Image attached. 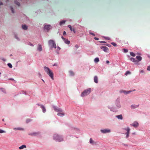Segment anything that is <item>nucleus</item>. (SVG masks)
<instances>
[{
	"label": "nucleus",
	"instance_id": "24",
	"mask_svg": "<svg viewBox=\"0 0 150 150\" xmlns=\"http://www.w3.org/2000/svg\"><path fill=\"white\" fill-rule=\"evenodd\" d=\"M65 21L64 20H63L62 21H61L60 23V25H61L65 23Z\"/></svg>",
	"mask_w": 150,
	"mask_h": 150
},
{
	"label": "nucleus",
	"instance_id": "1",
	"mask_svg": "<svg viewBox=\"0 0 150 150\" xmlns=\"http://www.w3.org/2000/svg\"><path fill=\"white\" fill-rule=\"evenodd\" d=\"M45 72L48 75L51 79L54 80V74L53 72L48 67L45 66L44 67Z\"/></svg>",
	"mask_w": 150,
	"mask_h": 150
},
{
	"label": "nucleus",
	"instance_id": "7",
	"mask_svg": "<svg viewBox=\"0 0 150 150\" xmlns=\"http://www.w3.org/2000/svg\"><path fill=\"white\" fill-rule=\"evenodd\" d=\"M110 130L109 129H104L101 130V132L103 133H107L110 132Z\"/></svg>",
	"mask_w": 150,
	"mask_h": 150
},
{
	"label": "nucleus",
	"instance_id": "29",
	"mask_svg": "<svg viewBox=\"0 0 150 150\" xmlns=\"http://www.w3.org/2000/svg\"><path fill=\"white\" fill-rule=\"evenodd\" d=\"M15 3L18 6H20V3L18 2L17 1H15Z\"/></svg>",
	"mask_w": 150,
	"mask_h": 150
},
{
	"label": "nucleus",
	"instance_id": "2",
	"mask_svg": "<svg viewBox=\"0 0 150 150\" xmlns=\"http://www.w3.org/2000/svg\"><path fill=\"white\" fill-rule=\"evenodd\" d=\"M136 58L137 60H136L135 58L133 57L130 58L129 59L130 60L134 62L135 64H138L139 62L142 60V57L140 56H137L136 57Z\"/></svg>",
	"mask_w": 150,
	"mask_h": 150
},
{
	"label": "nucleus",
	"instance_id": "46",
	"mask_svg": "<svg viewBox=\"0 0 150 150\" xmlns=\"http://www.w3.org/2000/svg\"><path fill=\"white\" fill-rule=\"evenodd\" d=\"M66 34V32L65 31H64L63 33V35H65Z\"/></svg>",
	"mask_w": 150,
	"mask_h": 150
},
{
	"label": "nucleus",
	"instance_id": "13",
	"mask_svg": "<svg viewBox=\"0 0 150 150\" xmlns=\"http://www.w3.org/2000/svg\"><path fill=\"white\" fill-rule=\"evenodd\" d=\"M139 105H132L131 106V108L132 109H134L135 108H138L139 106Z\"/></svg>",
	"mask_w": 150,
	"mask_h": 150
},
{
	"label": "nucleus",
	"instance_id": "45",
	"mask_svg": "<svg viewBox=\"0 0 150 150\" xmlns=\"http://www.w3.org/2000/svg\"><path fill=\"white\" fill-rule=\"evenodd\" d=\"M140 72L141 73H143L144 72V71L143 70H140Z\"/></svg>",
	"mask_w": 150,
	"mask_h": 150
},
{
	"label": "nucleus",
	"instance_id": "20",
	"mask_svg": "<svg viewBox=\"0 0 150 150\" xmlns=\"http://www.w3.org/2000/svg\"><path fill=\"white\" fill-rule=\"evenodd\" d=\"M116 117H117L118 119H120L121 120H122V115H117Z\"/></svg>",
	"mask_w": 150,
	"mask_h": 150
},
{
	"label": "nucleus",
	"instance_id": "21",
	"mask_svg": "<svg viewBox=\"0 0 150 150\" xmlns=\"http://www.w3.org/2000/svg\"><path fill=\"white\" fill-rule=\"evenodd\" d=\"M65 43L68 45H69L70 44V42L68 40H66V39L64 41Z\"/></svg>",
	"mask_w": 150,
	"mask_h": 150
},
{
	"label": "nucleus",
	"instance_id": "18",
	"mask_svg": "<svg viewBox=\"0 0 150 150\" xmlns=\"http://www.w3.org/2000/svg\"><path fill=\"white\" fill-rule=\"evenodd\" d=\"M22 28L24 30H26L27 29V26L25 25H23L22 26Z\"/></svg>",
	"mask_w": 150,
	"mask_h": 150
},
{
	"label": "nucleus",
	"instance_id": "3",
	"mask_svg": "<svg viewBox=\"0 0 150 150\" xmlns=\"http://www.w3.org/2000/svg\"><path fill=\"white\" fill-rule=\"evenodd\" d=\"M53 139L56 141L60 142L63 140L62 137L61 136L57 134H55L53 136Z\"/></svg>",
	"mask_w": 150,
	"mask_h": 150
},
{
	"label": "nucleus",
	"instance_id": "5",
	"mask_svg": "<svg viewBox=\"0 0 150 150\" xmlns=\"http://www.w3.org/2000/svg\"><path fill=\"white\" fill-rule=\"evenodd\" d=\"M48 44L51 48H54L56 49L57 46L56 44L53 40H49L48 41Z\"/></svg>",
	"mask_w": 150,
	"mask_h": 150
},
{
	"label": "nucleus",
	"instance_id": "9",
	"mask_svg": "<svg viewBox=\"0 0 150 150\" xmlns=\"http://www.w3.org/2000/svg\"><path fill=\"white\" fill-rule=\"evenodd\" d=\"M125 130H126L127 131V132L126 133V137L127 138L129 136V131H130V129L128 127L127 129H125Z\"/></svg>",
	"mask_w": 150,
	"mask_h": 150
},
{
	"label": "nucleus",
	"instance_id": "36",
	"mask_svg": "<svg viewBox=\"0 0 150 150\" xmlns=\"http://www.w3.org/2000/svg\"><path fill=\"white\" fill-rule=\"evenodd\" d=\"M5 132L4 130L0 129V133H4Z\"/></svg>",
	"mask_w": 150,
	"mask_h": 150
},
{
	"label": "nucleus",
	"instance_id": "31",
	"mask_svg": "<svg viewBox=\"0 0 150 150\" xmlns=\"http://www.w3.org/2000/svg\"><path fill=\"white\" fill-rule=\"evenodd\" d=\"M123 51L124 52L126 53L128 52V50L127 49H123Z\"/></svg>",
	"mask_w": 150,
	"mask_h": 150
},
{
	"label": "nucleus",
	"instance_id": "17",
	"mask_svg": "<svg viewBox=\"0 0 150 150\" xmlns=\"http://www.w3.org/2000/svg\"><path fill=\"white\" fill-rule=\"evenodd\" d=\"M94 81L96 83H98V77L96 76H95L94 77Z\"/></svg>",
	"mask_w": 150,
	"mask_h": 150
},
{
	"label": "nucleus",
	"instance_id": "38",
	"mask_svg": "<svg viewBox=\"0 0 150 150\" xmlns=\"http://www.w3.org/2000/svg\"><path fill=\"white\" fill-rule=\"evenodd\" d=\"M1 90L4 92L5 93V91L4 88H1Z\"/></svg>",
	"mask_w": 150,
	"mask_h": 150
},
{
	"label": "nucleus",
	"instance_id": "47",
	"mask_svg": "<svg viewBox=\"0 0 150 150\" xmlns=\"http://www.w3.org/2000/svg\"><path fill=\"white\" fill-rule=\"evenodd\" d=\"M110 62L108 60H107L106 61V63L107 64H109V63Z\"/></svg>",
	"mask_w": 150,
	"mask_h": 150
},
{
	"label": "nucleus",
	"instance_id": "19",
	"mask_svg": "<svg viewBox=\"0 0 150 150\" xmlns=\"http://www.w3.org/2000/svg\"><path fill=\"white\" fill-rule=\"evenodd\" d=\"M26 148V145H22L21 146H20L19 147V149H23L24 148Z\"/></svg>",
	"mask_w": 150,
	"mask_h": 150
},
{
	"label": "nucleus",
	"instance_id": "28",
	"mask_svg": "<svg viewBox=\"0 0 150 150\" xmlns=\"http://www.w3.org/2000/svg\"><path fill=\"white\" fill-rule=\"evenodd\" d=\"M13 129L15 130H21L22 128H14Z\"/></svg>",
	"mask_w": 150,
	"mask_h": 150
},
{
	"label": "nucleus",
	"instance_id": "40",
	"mask_svg": "<svg viewBox=\"0 0 150 150\" xmlns=\"http://www.w3.org/2000/svg\"><path fill=\"white\" fill-rule=\"evenodd\" d=\"M147 70L148 71H150V66H149L147 68Z\"/></svg>",
	"mask_w": 150,
	"mask_h": 150
},
{
	"label": "nucleus",
	"instance_id": "22",
	"mask_svg": "<svg viewBox=\"0 0 150 150\" xmlns=\"http://www.w3.org/2000/svg\"><path fill=\"white\" fill-rule=\"evenodd\" d=\"M94 61L95 62H96V63L98 62L99 61V59L98 57H96L95 58Z\"/></svg>",
	"mask_w": 150,
	"mask_h": 150
},
{
	"label": "nucleus",
	"instance_id": "30",
	"mask_svg": "<svg viewBox=\"0 0 150 150\" xmlns=\"http://www.w3.org/2000/svg\"><path fill=\"white\" fill-rule=\"evenodd\" d=\"M8 65L10 68H12V66L11 63H8Z\"/></svg>",
	"mask_w": 150,
	"mask_h": 150
},
{
	"label": "nucleus",
	"instance_id": "37",
	"mask_svg": "<svg viewBox=\"0 0 150 150\" xmlns=\"http://www.w3.org/2000/svg\"><path fill=\"white\" fill-rule=\"evenodd\" d=\"M11 10L12 11V12L13 13H14V10H13V8H12V7H11Z\"/></svg>",
	"mask_w": 150,
	"mask_h": 150
},
{
	"label": "nucleus",
	"instance_id": "4",
	"mask_svg": "<svg viewBox=\"0 0 150 150\" xmlns=\"http://www.w3.org/2000/svg\"><path fill=\"white\" fill-rule=\"evenodd\" d=\"M91 90L90 88L84 90L82 93L81 96L83 97L88 95L91 93Z\"/></svg>",
	"mask_w": 150,
	"mask_h": 150
},
{
	"label": "nucleus",
	"instance_id": "10",
	"mask_svg": "<svg viewBox=\"0 0 150 150\" xmlns=\"http://www.w3.org/2000/svg\"><path fill=\"white\" fill-rule=\"evenodd\" d=\"M131 125L134 127H137L138 126L139 124L137 122H135Z\"/></svg>",
	"mask_w": 150,
	"mask_h": 150
},
{
	"label": "nucleus",
	"instance_id": "48",
	"mask_svg": "<svg viewBox=\"0 0 150 150\" xmlns=\"http://www.w3.org/2000/svg\"><path fill=\"white\" fill-rule=\"evenodd\" d=\"M30 45L31 46H33V44H32L30 43Z\"/></svg>",
	"mask_w": 150,
	"mask_h": 150
},
{
	"label": "nucleus",
	"instance_id": "16",
	"mask_svg": "<svg viewBox=\"0 0 150 150\" xmlns=\"http://www.w3.org/2000/svg\"><path fill=\"white\" fill-rule=\"evenodd\" d=\"M68 27L70 29L71 31H73L74 33H75V30L74 28H72L71 27V26L70 25H69L68 26Z\"/></svg>",
	"mask_w": 150,
	"mask_h": 150
},
{
	"label": "nucleus",
	"instance_id": "33",
	"mask_svg": "<svg viewBox=\"0 0 150 150\" xmlns=\"http://www.w3.org/2000/svg\"><path fill=\"white\" fill-rule=\"evenodd\" d=\"M111 44L113 45L114 46H117V44L114 42H112Z\"/></svg>",
	"mask_w": 150,
	"mask_h": 150
},
{
	"label": "nucleus",
	"instance_id": "14",
	"mask_svg": "<svg viewBox=\"0 0 150 150\" xmlns=\"http://www.w3.org/2000/svg\"><path fill=\"white\" fill-rule=\"evenodd\" d=\"M38 47L37 48V50L38 51H41L42 50V48L41 46V45L40 44H38Z\"/></svg>",
	"mask_w": 150,
	"mask_h": 150
},
{
	"label": "nucleus",
	"instance_id": "12",
	"mask_svg": "<svg viewBox=\"0 0 150 150\" xmlns=\"http://www.w3.org/2000/svg\"><path fill=\"white\" fill-rule=\"evenodd\" d=\"M51 27V26L50 25H45L44 26V28L45 29L47 30H49Z\"/></svg>",
	"mask_w": 150,
	"mask_h": 150
},
{
	"label": "nucleus",
	"instance_id": "35",
	"mask_svg": "<svg viewBox=\"0 0 150 150\" xmlns=\"http://www.w3.org/2000/svg\"><path fill=\"white\" fill-rule=\"evenodd\" d=\"M130 73V72L129 71H127L125 75H127Z\"/></svg>",
	"mask_w": 150,
	"mask_h": 150
},
{
	"label": "nucleus",
	"instance_id": "50",
	"mask_svg": "<svg viewBox=\"0 0 150 150\" xmlns=\"http://www.w3.org/2000/svg\"><path fill=\"white\" fill-rule=\"evenodd\" d=\"M10 80H14V79H9Z\"/></svg>",
	"mask_w": 150,
	"mask_h": 150
},
{
	"label": "nucleus",
	"instance_id": "26",
	"mask_svg": "<svg viewBox=\"0 0 150 150\" xmlns=\"http://www.w3.org/2000/svg\"><path fill=\"white\" fill-rule=\"evenodd\" d=\"M40 134V132H35L32 134L34 135H37L39 134Z\"/></svg>",
	"mask_w": 150,
	"mask_h": 150
},
{
	"label": "nucleus",
	"instance_id": "53",
	"mask_svg": "<svg viewBox=\"0 0 150 150\" xmlns=\"http://www.w3.org/2000/svg\"><path fill=\"white\" fill-rule=\"evenodd\" d=\"M138 54L139 55H140V54Z\"/></svg>",
	"mask_w": 150,
	"mask_h": 150
},
{
	"label": "nucleus",
	"instance_id": "6",
	"mask_svg": "<svg viewBox=\"0 0 150 150\" xmlns=\"http://www.w3.org/2000/svg\"><path fill=\"white\" fill-rule=\"evenodd\" d=\"M105 52H108L109 49L108 47L105 46H103L100 47Z\"/></svg>",
	"mask_w": 150,
	"mask_h": 150
},
{
	"label": "nucleus",
	"instance_id": "27",
	"mask_svg": "<svg viewBox=\"0 0 150 150\" xmlns=\"http://www.w3.org/2000/svg\"><path fill=\"white\" fill-rule=\"evenodd\" d=\"M130 54L132 56L135 57V54L132 52H130Z\"/></svg>",
	"mask_w": 150,
	"mask_h": 150
},
{
	"label": "nucleus",
	"instance_id": "39",
	"mask_svg": "<svg viewBox=\"0 0 150 150\" xmlns=\"http://www.w3.org/2000/svg\"><path fill=\"white\" fill-rule=\"evenodd\" d=\"M89 33L90 34H91L93 36H95V34L94 33H93L90 32Z\"/></svg>",
	"mask_w": 150,
	"mask_h": 150
},
{
	"label": "nucleus",
	"instance_id": "42",
	"mask_svg": "<svg viewBox=\"0 0 150 150\" xmlns=\"http://www.w3.org/2000/svg\"><path fill=\"white\" fill-rule=\"evenodd\" d=\"M62 39L64 40V41L65 40V39H65V38H64L63 36H62Z\"/></svg>",
	"mask_w": 150,
	"mask_h": 150
},
{
	"label": "nucleus",
	"instance_id": "44",
	"mask_svg": "<svg viewBox=\"0 0 150 150\" xmlns=\"http://www.w3.org/2000/svg\"><path fill=\"white\" fill-rule=\"evenodd\" d=\"M94 39H95L96 40H99V39L95 37L94 38Z\"/></svg>",
	"mask_w": 150,
	"mask_h": 150
},
{
	"label": "nucleus",
	"instance_id": "25",
	"mask_svg": "<svg viewBox=\"0 0 150 150\" xmlns=\"http://www.w3.org/2000/svg\"><path fill=\"white\" fill-rule=\"evenodd\" d=\"M90 142L91 144H94V142L93 140V139L92 138H90Z\"/></svg>",
	"mask_w": 150,
	"mask_h": 150
},
{
	"label": "nucleus",
	"instance_id": "54",
	"mask_svg": "<svg viewBox=\"0 0 150 150\" xmlns=\"http://www.w3.org/2000/svg\"><path fill=\"white\" fill-rule=\"evenodd\" d=\"M42 81H43L44 82V81L43 80H42Z\"/></svg>",
	"mask_w": 150,
	"mask_h": 150
},
{
	"label": "nucleus",
	"instance_id": "23",
	"mask_svg": "<svg viewBox=\"0 0 150 150\" xmlns=\"http://www.w3.org/2000/svg\"><path fill=\"white\" fill-rule=\"evenodd\" d=\"M132 91H124L123 92L126 94H128L129 93Z\"/></svg>",
	"mask_w": 150,
	"mask_h": 150
},
{
	"label": "nucleus",
	"instance_id": "43",
	"mask_svg": "<svg viewBox=\"0 0 150 150\" xmlns=\"http://www.w3.org/2000/svg\"><path fill=\"white\" fill-rule=\"evenodd\" d=\"M60 49H61L59 47H57V49L58 50H60Z\"/></svg>",
	"mask_w": 150,
	"mask_h": 150
},
{
	"label": "nucleus",
	"instance_id": "34",
	"mask_svg": "<svg viewBox=\"0 0 150 150\" xmlns=\"http://www.w3.org/2000/svg\"><path fill=\"white\" fill-rule=\"evenodd\" d=\"M31 121V120L30 119H28L26 120V122L27 123H28Z\"/></svg>",
	"mask_w": 150,
	"mask_h": 150
},
{
	"label": "nucleus",
	"instance_id": "51",
	"mask_svg": "<svg viewBox=\"0 0 150 150\" xmlns=\"http://www.w3.org/2000/svg\"><path fill=\"white\" fill-rule=\"evenodd\" d=\"M2 121H4V119H2Z\"/></svg>",
	"mask_w": 150,
	"mask_h": 150
},
{
	"label": "nucleus",
	"instance_id": "52",
	"mask_svg": "<svg viewBox=\"0 0 150 150\" xmlns=\"http://www.w3.org/2000/svg\"><path fill=\"white\" fill-rule=\"evenodd\" d=\"M12 54H11V55H10V56H12Z\"/></svg>",
	"mask_w": 150,
	"mask_h": 150
},
{
	"label": "nucleus",
	"instance_id": "15",
	"mask_svg": "<svg viewBox=\"0 0 150 150\" xmlns=\"http://www.w3.org/2000/svg\"><path fill=\"white\" fill-rule=\"evenodd\" d=\"M59 112L57 114V115L58 116H63L64 115V113L62 112H62Z\"/></svg>",
	"mask_w": 150,
	"mask_h": 150
},
{
	"label": "nucleus",
	"instance_id": "11",
	"mask_svg": "<svg viewBox=\"0 0 150 150\" xmlns=\"http://www.w3.org/2000/svg\"><path fill=\"white\" fill-rule=\"evenodd\" d=\"M38 105L39 106H40L41 108H42V109L43 112L44 113H45L46 112V110L45 107L43 105H39V104H38Z\"/></svg>",
	"mask_w": 150,
	"mask_h": 150
},
{
	"label": "nucleus",
	"instance_id": "49",
	"mask_svg": "<svg viewBox=\"0 0 150 150\" xmlns=\"http://www.w3.org/2000/svg\"><path fill=\"white\" fill-rule=\"evenodd\" d=\"M101 42V43H105V42H104V41H102V42Z\"/></svg>",
	"mask_w": 150,
	"mask_h": 150
},
{
	"label": "nucleus",
	"instance_id": "32",
	"mask_svg": "<svg viewBox=\"0 0 150 150\" xmlns=\"http://www.w3.org/2000/svg\"><path fill=\"white\" fill-rule=\"evenodd\" d=\"M69 73H70V74L71 75H74V72L72 71H69Z\"/></svg>",
	"mask_w": 150,
	"mask_h": 150
},
{
	"label": "nucleus",
	"instance_id": "41",
	"mask_svg": "<svg viewBox=\"0 0 150 150\" xmlns=\"http://www.w3.org/2000/svg\"><path fill=\"white\" fill-rule=\"evenodd\" d=\"M75 47L77 49L79 48V46L77 45H75Z\"/></svg>",
	"mask_w": 150,
	"mask_h": 150
},
{
	"label": "nucleus",
	"instance_id": "8",
	"mask_svg": "<svg viewBox=\"0 0 150 150\" xmlns=\"http://www.w3.org/2000/svg\"><path fill=\"white\" fill-rule=\"evenodd\" d=\"M54 110L57 112H62V110L59 108L54 107H53Z\"/></svg>",
	"mask_w": 150,
	"mask_h": 150
}]
</instances>
